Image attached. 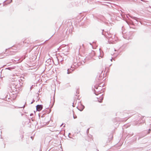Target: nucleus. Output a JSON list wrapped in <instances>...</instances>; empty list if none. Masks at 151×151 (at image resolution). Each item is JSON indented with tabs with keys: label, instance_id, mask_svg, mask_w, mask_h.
<instances>
[{
	"label": "nucleus",
	"instance_id": "4",
	"mask_svg": "<svg viewBox=\"0 0 151 151\" xmlns=\"http://www.w3.org/2000/svg\"><path fill=\"white\" fill-rule=\"evenodd\" d=\"M24 107H25V106L24 105L22 107H20V108H22V107L24 108Z\"/></svg>",
	"mask_w": 151,
	"mask_h": 151
},
{
	"label": "nucleus",
	"instance_id": "3",
	"mask_svg": "<svg viewBox=\"0 0 151 151\" xmlns=\"http://www.w3.org/2000/svg\"><path fill=\"white\" fill-rule=\"evenodd\" d=\"M42 108V106L41 105H38L37 106L36 109L38 111H40Z\"/></svg>",
	"mask_w": 151,
	"mask_h": 151
},
{
	"label": "nucleus",
	"instance_id": "1",
	"mask_svg": "<svg viewBox=\"0 0 151 151\" xmlns=\"http://www.w3.org/2000/svg\"><path fill=\"white\" fill-rule=\"evenodd\" d=\"M74 114V112L73 110H71L70 111V116H73L74 119H75L77 118V116L76 115H75Z\"/></svg>",
	"mask_w": 151,
	"mask_h": 151
},
{
	"label": "nucleus",
	"instance_id": "2",
	"mask_svg": "<svg viewBox=\"0 0 151 151\" xmlns=\"http://www.w3.org/2000/svg\"><path fill=\"white\" fill-rule=\"evenodd\" d=\"M97 98L98 99V100L101 103L102 102V101L103 100V98H104V96H103V95H101L99 97H97Z\"/></svg>",
	"mask_w": 151,
	"mask_h": 151
}]
</instances>
